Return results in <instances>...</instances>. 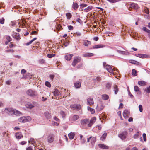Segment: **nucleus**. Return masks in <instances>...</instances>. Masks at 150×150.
Here are the masks:
<instances>
[{
  "label": "nucleus",
  "mask_w": 150,
  "mask_h": 150,
  "mask_svg": "<svg viewBox=\"0 0 150 150\" xmlns=\"http://www.w3.org/2000/svg\"><path fill=\"white\" fill-rule=\"evenodd\" d=\"M31 117L29 116L23 117L19 119V121L21 122H26L31 120Z\"/></svg>",
  "instance_id": "f257e3e1"
},
{
  "label": "nucleus",
  "mask_w": 150,
  "mask_h": 150,
  "mask_svg": "<svg viewBox=\"0 0 150 150\" xmlns=\"http://www.w3.org/2000/svg\"><path fill=\"white\" fill-rule=\"evenodd\" d=\"M4 112L10 115H13L14 114V110L11 108H6L4 110Z\"/></svg>",
  "instance_id": "f03ea898"
},
{
  "label": "nucleus",
  "mask_w": 150,
  "mask_h": 150,
  "mask_svg": "<svg viewBox=\"0 0 150 150\" xmlns=\"http://www.w3.org/2000/svg\"><path fill=\"white\" fill-rule=\"evenodd\" d=\"M27 94L28 95L31 96H33L37 95V92L32 90L29 89L27 91Z\"/></svg>",
  "instance_id": "7ed1b4c3"
},
{
  "label": "nucleus",
  "mask_w": 150,
  "mask_h": 150,
  "mask_svg": "<svg viewBox=\"0 0 150 150\" xmlns=\"http://www.w3.org/2000/svg\"><path fill=\"white\" fill-rule=\"evenodd\" d=\"M81 58L79 57H75L72 62L73 66H75L78 63L81 61Z\"/></svg>",
  "instance_id": "20e7f679"
},
{
  "label": "nucleus",
  "mask_w": 150,
  "mask_h": 150,
  "mask_svg": "<svg viewBox=\"0 0 150 150\" xmlns=\"http://www.w3.org/2000/svg\"><path fill=\"white\" fill-rule=\"evenodd\" d=\"M70 108L73 109L79 110L81 108V105L78 104H75L70 105Z\"/></svg>",
  "instance_id": "39448f33"
},
{
  "label": "nucleus",
  "mask_w": 150,
  "mask_h": 150,
  "mask_svg": "<svg viewBox=\"0 0 150 150\" xmlns=\"http://www.w3.org/2000/svg\"><path fill=\"white\" fill-rule=\"evenodd\" d=\"M127 135V133L126 131H124L119 134V137L122 140L125 139Z\"/></svg>",
  "instance_id": "423d86ee"
},
{
  "label": "nucleus",
  "mask_w": 150,
  "mask_h": 150,
  "mask_svg": "<svg viewBox=\"0 0 150 150\" xmlns=\"http://www.w3.org/2000/svg\"><path fill=\"white\" fill-rule=\"evenodd\" d=\"M135 56L141 58H148L149 57V56L146 54H135Z\"/></svg>",
  "instance_id": "0eeeda50"
},
{
  "label": "nucleus",
  "mask_w": 150,
  "mask_h": 150,
  "mask_svg": "<svg viewBox=\"0 0 150 150\" xmlns=\"http://www.w3.org/2000/svg\"><path fill=\"white\" fill-rule=\"evenodd\" d=\"M54 140V136L52 134L49 135L47 137V140L49 143L52 142Z\"/></svg>",
  "instance_id": "6e6552de"
},
{
  "label": "nucleus",
  "mask_w": 150,
  "mask_h": 150,
  "mask_svg": "<svg viewBox=\"0 0 150 150\" xmlns=\"http://www.w3.org/2000/svg\"><path fill=\"white\" fill-rule=\"evenodd\" d=\"M130 112L127 110H125L123 113V116L125 119H126L129 116Z\"/></svg>",
  "instance_id": "1a4fd4ad"
},
{
  "label": "nucleus",
  "mask_w": 150,
  "mask_h": 150,
  "mask_svg": "<svg viewBox=\"0 0 150 150\" xmlns=\"http://www.w3.org/2000/svg\"><path fill=\"white\" fill-rule=\"evenodd\" d=\"M94 103V102L93 98L90 97L87 99V103L88 105H93Z\"/></svg>",
  "instance_id": "9d476101"
},
{
  "label": "nucleus",
  "mask_w": 150,
  "mask_h": 150,
  "mask_svg": "<svg viewBox=\"0 0 150 150\" xmlns=\"http://www.w3.org/2000/svg\"><path fill=\"white\" fill-rule=\"evenodd\" d=\"M96 120V117H92L90 120V122L88 124V126L90 127L95 122Z\"/></svg>",
  "instance_id": "9b49d317"
},
{
  "label": "nucleus",
  "mask_w": 150,
  "mask_h": 150,
  "mask_svg": "<svg viewBox=\"0 0 150 150\" xmlns=\"http://www.w3.org/2000/svg\"><path fill=\"white\" fill-rule=\"evenodd\" d=\"M129 62L131 63L136 65H142V64L134 60H130L129 61Z\"/></svg>",
  "instance_id": "f8f14e48"
},
{
  "label": "nucleus",
  "mask_w": 150,
  "mask_h": 150,
  "mask_svg": "<svg viewBox=\"0 0 150 150\" xmlns=\"http://www.w3.org/2000/svg\"><path fill=\"white\" fill-rule=\"evenodd\" d=\"M130 7L131 8H134L136 10H137L139 7L138 5L134 3H132L131 4Z\"/></svg>",
  "instance_id": "ddd939ff"
},
{
  "label": "nucleus",
  "mask_w": 150,
  "mask_h": 150,
  "mask_svg": "<svg viewBox=\"0 0 150 150\" xmlns=\"http://www.w3.org/2000/svg\"><path fill=\"white\" fill-rule=\"evenodd\" d=\"M106 68L107 71L111 73H113V68L111 67V66H107Z\"/></svg>",
  "instance_id": "4468645a"
},
{
  "label": "nucleus",
  "mask_w": 150,
  "mask_h": 150,
  "mask_svg": "<svg viewBox=\"0 0 150 150\" xmlns=\"http://www.w3.org/2000/svg\"><path fill=\"white\" fill-rule=\"evenodd\" d=\"M54 95L55 96H58L60 95L61 93L59 91V90L56 89L54 90V91L53 92Z\"/></svg>",
  "instance_id": "2eb2a0df"
},
{
  "label": "nucleus",
  "mask_w": 150,
  "mask_h": 150,
  "mask_svg": "<svg viewBox=\"0 0 150 150\" xmlns=\"http://www.w3.org/2000/svg\"><path fill=\"white\" fill-rule=\"evenodd\" d=\"M73 55L72 54L66 55L65 56V59L67 60H70L71 58Z\"/></svg>",
  "instance_id": "dca6fc26"
},
{
  "label": "nucleus",
  "mask_w": 150,
  "mask_h": 150,
  "mask_svg": "<svg viewBox=\"0 0 150 150\" xmlns=\"http://www.w3.org/2000/svg\"><path fill=\"white\" fill-rule=\"evenodd\" d=\"M89 122L88 119H84L81 120V124L82 125H84L87 124Z\"/></svg>",
  "instance_id": "f3484780"
},
{
  "label": "nucleus",
  "mask_w": 150,
  "mask_h": 150,
  "mask_svg": "<svg viewBox=\"0 0 150 150\" xmlns=\"http://www.w3.org/2000/svg\"><path fill=\"white\" fill-rule=\"evenodd\" d=\"M105 47L104 45L102 44H98L94 46L93 47L94 49H97L100 48H103Z\"/></svg>",
  "instance_id": "a211bd4d"
},
{
  "label": "nucleus",
  "mask_w": 150,
  "mask_h": 150,
  "mask_svg": "<svg viewBox=\"0 0 150 150\" xmlns=\"http://www.w3.org/2000/svg\"><path fill=\"white\" fill-rule=\"evenodd\" d=\"M138 83L139 85L142 86H144L146 84V82L143 81H139Z\"/></svg>",
  "instance_id": "6ab92c4d"
},
{
  "label": "nucleus",
  "mask_w": 150,
  "mask_h": 150,
  "mask_svg": "<svg viewBox=\"0 0 150 150\" xmlns=\"http://www.w3.org/2000/svg\"><path fill=\"white\" fill-rule=\"evenodd\" d=\"M101 80V78L99 76H97L96 78L93 79V81L95 84L96 83V80L98 82H99Z\"/></svg>",
  "instance_id": "aec40b11"
},
{
  "label": "nucleus",
  "mask_w": 150,
  "mask_h": 150,
  "mask_svg": "<svg viewBox=\"0 0 150 150\" xmlns=\"http://www.w3.org/2000/svg\"><path fill=\"white\" fill-rule=\"evenodd\" d=\"M93 55V54L91 53H86L83 54V56L84 57H90Z\"/></svg>",
  "instance_id": "412c9836"
},
{
  "label": "nucleus",
  "mask_w": 150,
  "mask_h": 150,
  "mask_svg": "<svg viewBox=\"0 0 150 150\" xmlns=\"http://www.w3.org/2000/svg\"><path fill=\"white\" fill-rule=\"evenodd\" d=\"M44 115L47 119H50L51 118V116L50 114L48 112H45Z\"/></svg>",
  "instance_id": "4be33fe9"
},
{
  "label": "nucleus",
  "mask_w": 150,
  "mask_h": 150,
  "mask_svg": "<svg viewBox=\"0 0 150 150\" xmlns=\"http://www.w3.org/2000/svg\"><path fill=\"white\" fill-rule=\"evenodd\" d=\"M68 135L69 138L70 139H72L74 138V137L75 136V134L74 133L71 132Z\"/></svg>",
  "instance_id": "5701e85b"
},
{
  "label": "nucleus",
  "mask_w": 150,
  "mask_h": 150,
  "mask_svg": "<svg viewBox=\"0 0 150 150\" xmlns=\"http://www.w3.org/2000/svg\"><path fill=\"white\" fill-rule=\"evenodd\" d=\"M16 137L17 139H19L23 137L21 133H17L16 135Z\"/></svg>",
  "instance_id": "b1692460"
},
{
  "label": "nucleus",
  "mask_w": 150,
  "mask_h": 150,
  "mask_svg": "<svg viewBox=\"0 0 150 150\" xmlns=\"http://www.w3.org/2000/svg\"><path fill=\"white\" fill-rule=\"evenodd\" d=\"M98 146L99 147L103 149H107L108 148V146L102 144H99L98 145Z\"/></svg>",
  "instance_id": "393cba45"
},
{
  "label": "nucleus",
  "mask_w": 150,
  "mask_h": 150,
  "mask_svg": "<svg viewBox=\"0 0 150 150\" xmlns=\"http://www.w3.org/2000/svg\"><path fill=\"white\" fill-rule=\"evenodd\" d=\"M75 87L77 88H79L81 86V83L79 82H77L74 84Z\"/></svg>",
  "instance_id": "a878e982"
},
{
  "label": "nucleus",
  "mask_w": 150,
  "mask_h": 150,
  "mask_svg": "<svg viewBox=\"0 0 150 150\" xmlns=\"http://www.w3.org/2000/svg\"><path fill=\"white\" fill-rule=\"evenodd\" d=\"M79 118V116L78 115H74L72 117L71 119L72 120L75 121L78 119Z\"/></svg>",
  "instance_id": "bb28decb"
},
{
  "label": "nucleus",
  "mask_w": 150,
  "mask_h": 150,
  "mask_svg": "<svg viewBox=\"0 0 150 150\" xmlns=\"http://www.w3.org/2000/svg\"><path fill=\"white\" fill-rule=\"evenodd\" d=\"M92 6H89L85 8L84 11L86 12H88L91 10L92 9Z\"/></svg>",
  "instance_id": "cd10ccee"
},
{
  "label": "nucleus",
  "mask_w": 150,
  "mask_h": 150,
  "mask_svg": "<svg viewBox=\"0 0 150 150\" xmlns=\"http://www.w3.org/2000/svg\"><path fill=\"white\" fill-rule=\"evenodd\" d=\"M91 42L87 40H85L84 41V44L86 46H88L89 45H90Z\"/></svg>",
  "instance_id": "c85d7f7f"
},
{
  "label": "nucleus",
  "mask_w": 150,
  "mask_h": 150,
  "mask_svg": "<svg viewBox=\"0 0 150 150\" xmlns=\"http://www.w3.org/2000/svg\"><path fill=\"white\" fill-rule=\"evenodd\" d=\"M114 91L115 94H116L118 91V88L116 85H115L114 86Z\"/></svg>",
  "instance_id": "c756f323"
},
{
  "label": "nucleus",
  "mask_w": 150,
  "mask_h": 150,
  "mask_svg": "<svg viewBox=\"0 0 150 150\" xmlns=\"http://www.w3.org/2000/svg\"><path fill=\"white\" fill-rule=\"evenodd\" d=\"M107 134L106 133H104L102 135L101 138V140L103 141L105 139L106 136Z\"/></svg>",
  "instance_id": "7c9ffc66"
},
{
  "label": "nucleus",
  "mask_w": 150,
  "mask_h": 150,
  "mask_svg": "<svg viewBox=\"0 0 150 150\" xmlns=\"http://www.w3.org/2000/svg\"><path fill=\"white\" fill-rule=\"evenodd\" d=\"M78 7L79 6L76 3H73V7L74 9L75 10L77 9L78 8Z\"/></svg>",
  "instance_id": "2f4dec72"
},
{
  "label": "nucleus",
  "mask_w": 150,
  "mask_h": 150,
  "mask_svg": "<svg viewBox=\"0 0 150 150\" xmlns=\"http://www.w3.org/2000/svg\"><path fill=\"white\" fill-rule=\"evenodd\" d=\"M14 38H15L17 40L20 39V36L19 33H16V34L13 36Z\"/></svg>",
  "instance_id": "473e14b6"
},
{
  "label": "nucleus",
  "mask_w": 150,
  "mask_h": 150,
  "mask_svg": "<svg viewBox=\"0 0 150 150\" xmlns=\"http://www.w3.org/2000/svg\"><path fill=\"white\" fill-rule=\"evenodd\" d=\"M14 112V114L13 115H20L21 113V112L18 111V110H14V112Z\"/></svg>",
  "instance_id": "72a5a7b5"
},
{
  "label": "nucleus",
  "mask_w": 150,
  "mask_h": 150,
  "mask_svg": "<svg viewBox=\"0 0 150 150\" xmlns=\"http://www.w3.org/2000/svg\"><path fill=\"white\" fill-rule=\"evenodd\" d=\"M30 141L31 143L33 145L35 144L36 143V141H35L34 139L33 138H30V140L29 141V142Z\"/></svg>",
  "instance_id": "f704fd0d"
},
{
  "label": "nucleus",
  "mask_w": 150,
  "mask_h": 150,
  "mask_svg": "<svg viewBox=\"0 0 150 150\" xmlns=\"http://www.w3.org/2000/svg\"><path fill=\"white\" fill-rule=\"evenodd\" d=\"M108 96L106 94L103 95L102 96V98L104 100H107L108 99Z\"/></svg>",
  "instance_id": "c9c22d12"
},
{
  "label": "nucleus",
  "mask_w": 150,
  "mask_h": 150,
  "mask_svg": "<svg viewBox=\"0 0 150 150\" xmlns=\"http://www.w3.org/2000/svg\"><path fill=\"white\" fill-rule=\"evenodd\" d=\"M66 16L67 18L68 19H70L71 17V15L69 13H66Z\"/></svg>",
  "instance_id": "e433bc0d"
},
{
  "label": "nucleus",
  "mask_w": 150,
  "mask_h": 150,
  "mask_svg": "<svg viewBox=\"0 0 150 150\" xmlns=\"http://www.w3.org/2000/svg\"><path fill=\"white\" fill-rule=\"evenodd\" d=\"M144 91L148 93H150V86L144 89Z\"/></svg>",
  "instance_id": "4c0bfd02"
},
{
  "label": "nucleus",
  "mask_w": 150,
  "mask_h": 150,
  "mask_svg": "<svg viewBox=\"0 0 150 150\" xmlns=\"http://www.w3.org/2000/svg\"><path fill=\"white\" fill-rule=\"evenodd\" d=\"M91 142L92 144L93 145L95 142L96 138L95 137H93L91 139Z\"/></svg>",
  "instance_id": "58836bf2"
},
{
  "label": "nucleus",
  "mask_w": 150,
  "mask_h": 150,
  "mask_svg": "<svg viewBox=\"0 0 150 150\" xmlns=\"http://www.w3.org/2000/svg\"><path fill=\"white\" fill-rule=\"evenodd\" d=\"M60 114L62 116V118H64L66 117V115L64 112L61 111L60 112Z\"/></svg>",
  "instance_id": "ea45409f"
},
{
  "label": "nucleus",
  "mask_w": 150,
  "mask_h": 150,
  "mask_svg": "<svg viewBox=\"0 0 150 150\" xmlns=\"http://www.w3.org/2000/svg\"><path fill=\"white\" fill-rule=\"evenodd\" d=\"M110 3H115L119 1L120 0H107Z\"/></svg>",
  "instance_id": "a19ab883"
},
{
  "label": "nucleus",
  "mask_w": 150,
  "mask_h": 150,
  "mask_svg": "<svg viewBox=\"0 0 150 150\" xmlns=\"http://www.w3.org/2000/svg\"><path fill=\"white\" fill-rule=\"evenodd\" d=\"M39 62L41 64H43L45 62V60L43 59H40L39 61Z\"/></svg>",
  "instance_id": "79ce46f5"
},
{
  "label": "nucleus",
  "mask_w": 150,
  "mask_h": 150,
  "mask_svg": "<svg viewBox=\"0 0 150 150\" xmlns=\"http://www.w3.org/2000/svg\"><path fill=\"white\" fill-rule=\"evenodd\" d=\"M55 55V54H49L47 55V57L49 58H51L52 57L54 56Z\"/></svg>",
  "instance_id": "37998d69"
},
{
  "label": "nucleus",
  "mask_w": 150,
  "mask_h": 150,
  "mask_svg": "<svg viewBox=\"0 0 150 150\" xmlns=\"http://www.w3.org/2000/svg\"><path fill=\"white\" fill-rule=\"evenodd\" d=\"M45 85L47 87L50 88L51 86V85L50 83L48 81H46L45 83Z\"/></svg>",
  "instance_id": "c03bdc74"
},
{
  "label": "nucleus",
  "mask_w": 150,
  "mask_h": 150,
  "mask_svg": "<svg viewBox=\"0 0 150 150\" xmlns=\"http://www.w3.org/2000/svg\"><path fill=\"white\" fill-rule=\"evenodd\" d=\"M137 71H136L134 69H133L132 70V74L133 75H134L135 76H136L137 75Z\"/></svg>",
  "instance_id": "a18cd8bd"
},
{
  "label": "nucleus",
  "mask_w": 150,
  "mask_h": 150,
  "mask_svg": "<svg viewBox=\"0 0 150 150\" xmlns=\"http://www.w3.org/2000/svg\"><path fill=\"white\" fill-rule=\"evenodd\" d=\"M6 39L7 40L8 42H10L12 40L11 38L9 36H6Z\"/></svg>",
  "instance_id": "49530a36"
},
{
  "label": "nucleus",
  "mask_w": 150,
  "mask_h": 150,
  "mask_svg": "<svg viewBox=\"0 0 150 150\" xmlns=\"http://www.w3.org/2000/svg\"><path fill=\"white\" fill-rule=\"evenodd\" d=\"M139 111L142 112L143 111L142 106L141 105H139Z\"/></svg>",
  "instance_id": "de8ad7c7"
},
{
  "label": "nucleus",
  "mask_w": 150,
  "mask_h": 150,
  "mask_svg": "<svg viewBox=\"0 0 150 150\" xmlns=\"http://www.w3.org/2000/svg\"><path fill=\"white\" fill-rule=\"evenodd\" d=\"M4 19L3 18L0 19V23L1 24H4Z\"/></svg>",
  "instance_id": "09e8293b"
},
{
  "label": "nucleus",
  "mask_w": 150,
  "mask_h": 150,
  "mask_svg": "<svg viewBox=\"0 0 150 150\" xmlns=\"http://www.w3.org/2000/svg\"><path fill=\"white\" fill-rule=\"evenodd\" d=\"M106 88L108 89H110L111 87V85L110 83H107L106 86Z\"/></svg>",
  "instance_id": "8fccbe9b"
},
{
  "label": "nucleus",
  "mask_w": 150,
  "mask_h": 150,
  "mask_svg": "<svg viewBox=\"0 0 150 150\" xmlns=\"http://www.w3.org/2000/svg\"><path fill=\"white\" fill-rule=\"evenodd\" d=\"M129 53L127 51H122V54L124 55H129Z\"/></svg>",
  "instance_id": "3c124183"
},
{
  "label": "nucleus",
  "mask_w": 150,
  "mask_h": 150,
  "mask_svg": "<svg viewBox=\"0 0 150 150\" xmlns=\"http://www.w3.org/2000/svg\"><path fill=\"white\" fill-rule=\"evenodd\" d=\"M134 88V90L136 92L138 91L139 90V88L137 86H135Z\"/></svg>",
  "instance_id": "603ef678"
},
{
  "label": "nucleus",
  "mask_w": 150,
  "mask_h": 150,
  "mask_svg": "<svg viewBox=\"0 0 150 150\" xmlns=\"http://www.w3.org/2000/svg\"><path fill=\"white\" fill-rule=\"evenodd\" d=\"M143 137L144 140V141H146V135L145 133H144L143 134Z\"/></svg>",
  "instance_id": "864d4df0"
},
{
  "label": "nucleus",
  "mask_w": 150,
  "mask_h": 150,
  "mask_svg": "<svg viewBox=\"0 0 150 150\" xmlns=\"http://www.w3.org/2000/svg\"><path fill=\"white\" fill-rule=\"evenodd\" d=\"M5 52L7 53L9 52H14V50H13L10 49V50H6L5 51Z\"/></svg>",
  "instance_id": "5fc2aeb1"
},
{
  "label": "nucleus",
  "mask_w": 150,
  "mask_h": 150,
  "mask_svg": "<svg viewBox=\"0 0 150 150\" xmlns=\"http://www.w3.org/2000/svg\"><path fill=\"white\" fill-rule=\"evenodd\" d=\"M139 132H137L136 134L134 135V137L135 139L139 135Z\"/></svg>",
  "instance_id": "6e6d98bb"
},
{
  "label": "nucleus",
  "mask_w": 150,
  "mask_h": 150,
  "mask_svg": "<svg viewBox=\"0 0 150 150\" xmlns=\"http://www.w3.org/2000/svg\"><path fill=\"white\" fill-rule=\"evenodd\" d=\"M77 22H78L80 23H82V21L79 18H78L76 19V20Z\"/></svg>",
  "instance_id": "4d7b16f0"
},
{
  "label": "nucleus",
  "mask_w": 150,
  "mask_h": 150,
  "mask_svg": "<svg viewBox=\"0 0 150 150\" xmlns=\"http://www.w3.org/2000/svg\"><path fill=\"white\" fill-rule=\"evenodd\" d=\"M15 22L14 21H11V25L13 26L15 25Z\"/></svg>",
  "instance_id": "13d9d810"
},
{
  "label": "nucleus",
  "mask_w": 150,
  "mask_h": 150,
  "mask_svg": "<svg viewBox=\"0 0 150 150\" xmlns=\"http://www.w3.org/2000/svg\"><path fill=\"white\" fill-rule=\"evenodd\" d=\"M80 6L82 8L86 7L87 6V5L84 4H81L80 5Z\"/></svg>",
  "instance_id": "bf43d9fd"
},
{
  "label": "nucleus",
  "mask_w": 150,
  "mask_h": 150,
  "mask_svg": "<svg viewBox=\"0 0 150 150\" xmlns=\"http://www.w3.org/2000/svg\"><path fill=\"white\" fill-rule=\"evenodd\" d=\"M90 111L91 114H93L95 112V111L94 109L91 108V109H90Z\"/></svg>",
  "instance_id": "052dcab7"
},
{
  "label": "nucleus",
  "mask_w": 150,
  "mask_h": 150,
  "mask_svg": "<svg viewBox=\"0 0 150 150\" xmlns=\"http://www.w3.org/2000/svg\"><path fill=\"white\" fill-rule=\"evenodd\" d=\"M144 11L145 12L146 14H149V11L148 9H145L144 10Z\"/></svg>",
  "instance_id": "680f3d73"
},
{
  "label": "nucleus",
  "mask_w": 150,
  "mask_h": 150,
  "mask_svg": "<svg viewBox=\"0 0 150 150\" xmlns=\"http://www.w3.org/2000/svg\"><path fill=\"white\" fill-rule=\"evenodd\" d=\"M146 32L148 33L149 37L150 39V30L147 29L146 31Z\"/></svg>",
  "instance_id": "e2e57ef3"
},
{
  "label": "nucleus",
  "mask_w": 150,
  "mask_h": 150,
  "mask_svg": "<svg viewBox=\"0 0 150 150\" xmlns=\"http://www.w3.org/2000/svg\"><path fill=\"white\" fill-rule=\"evenodd\" d=\"M26 72V71L24 69H23L21 70V73L22 74H23L25 73Z\"/></svg>",
  "instance_id": "0e129e2a"
},
{
  "label": "nucleus",
  "mask_w": 150,
  "mask_h": 150,
  "mask_svg": "<svg viewBox=\"0 0 150 150\" xmlns=\"http://www.w3.org/2000/svg\"><path fill=\"white\" fill-rule=\"evenodd\" d=\"M76 34L78 36H79L81 35V33L79 32H76Z\"/></svg>",
  "instance_id": "69168bd1"
},
{
  "label": "nucleus",
  "mask_w": 150,
  "mask_h": 150,
  "mask_svg": "<svg viewBox=\"0 0 150 150\" xmlns=\"http://www.w3.org/2000/svg\"><path fill=\"white\" fill-rule=\"evenodd\" d=\"M73 28V27L72 26L70 25L68 26V29L69 30H72Z\"/></svg>",
  "instance_id": "338daca9"
},
{
  "label": "nucleus",
  "mask_w": 150,
  "mask_h": 150,
  "mask_svg": "<svg viewBox=\"0 0 150 150\" xmlns=\"http://www.w3.org/2000/svg\"><path fill=\"white\" fill-rule=\"evenodd\" d=\"M54 119L57 122H59V120L56 117H54Z\"/></svg>",
  "instance_id": "774afa93"
}]
</instances>
